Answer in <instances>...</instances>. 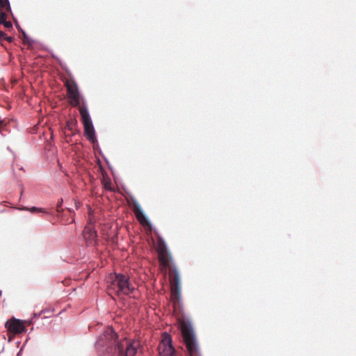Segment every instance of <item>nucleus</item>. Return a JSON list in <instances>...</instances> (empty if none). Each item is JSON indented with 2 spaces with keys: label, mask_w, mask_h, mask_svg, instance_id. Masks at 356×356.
Returning <instances> with one entry per match:
<instances>
[{
  "label": "nucleus",
  "mask_w": 356,
  "mask_h": 356,
  "mask_svg": "<svg viewBox=\"0 0 356 356\" xmlns=\"http://www.w3.org/2000/svg\"><path fill=\"white\" fill-rule=\"evenodd\" d=\"M76 209H78L79 207V203H75Z\"/></svg>",
  "instance_id": "nucleus-32"
},
{
  "label": "nucleus",
  "mask_w": 356,
  "mask_h": 356,
  "mask_svg": "<svg viewBox=\"0 0 356 356\" xmlns=\"http://www.w3.org/2000/svg\"><path fill=\"white\" fill-rule=\"evenodd\" d=\"M83 236L88 246L97 245V232L94 227H86L83 231Z\"/></svg>",
  "instance_id": "nucleus-10"
},
{
  "label": "nucleus",
  "mask_w": 356,
  "mask_h": 356,
  "mask_svg": "<svg viewBox=\"0 0 356 356\" xmlns=\"http://www.w3.org/2000/svg\"><path fill=\"white\" fill-rule=\"evenodd\" d=\"M6 20V14L2 10L0 11V25H2Z\"/></svg>",
  "instance_id": "nucleus-20"
},
{
  "label": "nucleus",
  "mask_w": 356,
  "mask_h": 356,
  "mask_svg": "<svg viewBox=\"0 0 356 356\" xmlns=\"http://www.w3.org/2000/svg\"><path fill=\"white\" fill-rule=\"evenodd\" d=\"M136 341H129L127 343V348L124 349V345L122 344V353H118V356H135L138 353V349L141 347L139 341L137 342V345H135Z\"/></svg>",
  "instance_id": "nucleus-11"
},
{
  "label": "nucleus",
  "mask_w": 356,
  "mask_h": 356,
  "mask_svg": "<svg viewBox=\"0 0 356 356\" xmlns=\"http://www.w3.org/2000/svg\"><path fill=\"white\" fill-rule=\"evenodd\" d=\"M7 149L11 152L13 154H14L13 151L11 149V148L10 147H7Z\"/></svg>",
  "instance_id": "nucleus-31"
},
{
  "label": "nucleus",
  "mask_w": 356,
  "mask_h": 356,
  "mask_svg": "<svg viewBox=\"0 0 356 356\" xmlns=\"http://www.w3.org/2000/svg\"><path fill=\"white\" fill-rule=\"evenodd\" d=\"M1 293H2V291H1V290H0V296L1 295Z\"/></svg>",
  "instance_id": "nucleus-36"
},
{
  "label": "nucleus",
  "mask_w": 356,
  "mask_h": 356,
  "mask_svg": "<svg viewBox=\"0 0 356 356\" xmlns=\"http://www.w3.org/2000/svg\"><path fill=\"white\" fill-rule=\"evenodd\" d=\"M15 40V38L14 37H12V36H8L7 35L6 38V41H8V42L11 43L14 41Z\"/></svg>",
  "instance_id": "nucleus-25"
},
{
  "label": "nucleus",
  "mask_w": 356,
  "mask_h": 356,
  "mask_svg": "<svg viewBox=\"0 0 356 356\" xmlns=\"http://www.w3.org/2000/svg\"><path fill=\"white\" fill-rule=\"evenodd\" d=\"M95 347L101 355L118 356V353H123L122 343L119 341V336L112 327H108L99 336Z\"/></svg>",
  "instance_id": "nucleus-1"
},
{
  "label": "nucleus",
  "mask_w": 356,
  "mask_h": 356,
  "mask_svg": "<svg viewBox=\"0 0 356 356\" xmlns=\"http://www.w3.org/2000/svg\"><path fill=\"white\" fill-rule=\"evenodd\" d=\"M2 25H3L6 29L9 30L13 29V23L10 21L6 20Z\"/></svg>",
  "instance_id": "nucleus-21"
},
{
  "label": "nucleus",
  "mask_w": 356,
  "mask_h": 356,
  "mask_svg": "<svg viewBox=\"0 0 356 356\" xmlns=\"http://www.w3.org/2000/svg\"><path fill=\"white\" fill-rule=\"evenodd\" d=\"M20 343V341L17 342V345L18 346Z\"/></svg>",
  "instance_id": "nucleus-35"
},
{
  "label": "nucleus",
  "mask_w": 356,
  "mask_h": 356,
  "mask_svg": "<svg viewBox=\"0 0 356 356\" xmlns=\"http://www.w3.org/2000/svg\"><path fill=\"white\" fill-rule=\"evenodd\" d=\"M170 261L172 263V267L175 277V289L172 292V298L174 302L175 307H178V309L183 311V302L181 300V279L179 270L176 265L173 263L172 256L170 254Z\"/></svg>",
  "instance_id": "nucleus-5"
},
{
  "label": "nucleus",
  "mask_w": 356,
  "mask_h": 356,
  "mask_svg": "<svg viewBox=\"0 0 356 356\" xmlns=\"http://www.w3.org/2000/svg\"><path fill=\"white\" fill-rule=\"evenodd\" d=\"M19 210L23 211H29L31 213H36V212H43L44 213H47L46 211L44 210L42 208H39L37 207H31V208H29L27 207H23L22 209H19Z\"/></svg>",
  "instance_id": "nucleus-13"
},
{
  "label": "nucleus",
  "mask_w": 356,
  "mask_h": 356,
  "mask_svg": "<svg viewBox=\"0 0 356 356\" xmlns=\"http://www.w3.org/2000/svg\"><path fill=\"white\" fill-rule=\"evenodd\" d=\"M33 319L34 318H33V317H32L31 319H29L28 321H25V323H27L29 325H33L34 323V320Z\"/></svg>",
  "instance_id": "nucleus-28"
},
{
  "label": "nucleus",
  "mask_w": 356,
  "mask_h": 356,
  "mask_svg": "<svg viewBox=\"0 0 356 356\" xmlns=\"http://www.w3.org/2000/svg\"><path fill=\"white\" fill-rule=\"evenodd\" d=\"M67 209L69 210L70 212H72V209H71L67 208Z\"/></svg>",
  "instance_id": "nucleus-33"
},
{
  "label": "nucleus",
  "mask_w": 356,
  "mask_h": 356,
  "mask_svg": "<svg viewBox=\"0 0 356 356\" xmlns=\"http://www.w3.org/2000/svg\"><path fill=\"white\" fill-rule=\"evenodd\" d=\"M45 313V310L44 309H42V311H40V312H37V313H33V318H39L42 314H44Z\"/></svg>",
  "instance_id": "nucleus-22"
},
{
  "label": "nucleus",
  "mask_w": 356,
  "mask_h": 356,
  "mask_svg": "<svg viewBox=\"0 0 356 356\" xmlns=\"http://www.w3.org/2000/svg\"><path fill=\"white\" fill-rule=\"evenodd\" d=\"M82 99L83 107L80 108L79 112L83 125V134L87 140H88L92 145H95L97 143L95 129L89 111L88 109L86 100L83 98Z\"/></svg>",
  "instance_id": "nucleus-3"
},
{
  "label": "nucleus",
  "mask_w": 356,
  "mask_h": 356,
  "mask_svg": "<svg viewBox=\"0 0 356 356\" xmlns=\"http://www.w3.org/2000/svg\"><path fill=\"white\" fill-rule=\"evenodd\" d=\"M107 284L108 288L113 290L118 296L121 294L129 296L135 291V287L131 285L129 277L121 273H111L107 278Z\"/></svg>",
  "instance_id": "nucleus-2"
},
{
  "label": "nucleus",
  "mask_w": 356,
  "mask_h": 356,
  "mask_svg": "<svg viewBox=\"0 0 356 356\" xmlns=\"http://www.w3.org/2000/svg\"><path fill=\"white\" fill-rule=\"evenodd\" d=\"M10 13V15L12 16V18H13V21L15 22V27L23 35L24 33H26V31L21 27V26L19 25L17 18L14 16L13 12L11 11Z\"/></svg>",
  "instance_id": "nucleus-17"
},
{
  "label": "nucleus",
  "mask_w": 356,
  "mask_h": 356,
  "mask_svg": "<svg viewBox=\"0 0 356 356\" xmlns=\"http://www.w3.org/2000/svg\"><path fill=\"white\" fill-rule=\"evenodd\" d=\"M160 242L161 244L163 245V246L168 249V245H167V243H165V240L162 238V237H160Z\"/></svg>",
  "instance_id": "nucleus-26"
},
{
  "label": "nucleus",
  "mask_w": 356,
  "mask_h": 356,
  "mask_svg": "<svg viewBox=\"0 0 356 356\" xmlns=\"http://www.w3.org/2000/svg\"><path fill=\"white\" fill-rule=\"evenodd\" d=\"M73 86L68 85L67 86V92L68 95L72 100V103L74 106H79L81 101L83 104V99L84 97L81 95V94L79 92V87L77 83L74 80L72 81ZM83 106H81V108Z\"/></svg>",
  "instance_id": "nucleus-8"
},
{
  "label": "nucleus",
  "mask_w": 356,
  "mask_h": 356,
  "mask_svg": "<svg viewBox=\"0 0 356 356\" xmlns=\"http://www.w3.org/2000/svg\"><path fill=\"white\" fill-rule=\"evenodd\" d=\"M51 56L52 58H54L56 61H58V63L60 64L61 68L67 74H70V71L69 70V69L67 68V65L63 63L62 62V60L58 57L56 56L54 53H51Z\"/></svg>",
  "instance_id": "nucleus-14"
},
{
  "label": "nucleus",
  "mask_w": 356,
  "mask_h": 356,
  "mask_svg": "<svg viewBox=\"0 0 356 356\" xmlns=\"http://www.w3.org/2000/svg\"><path fill=\"white\" fill-rule=\"evenodd\" d=\"M28 341V339H26V341L24 342V343L23 344V346L21 347V348L19 349V350L18 351V353H17V356H22V351H23V348H24L26 342Z\"/></svg>",
  "instance_id": "nucleus-24"
},
{
  "label": "nucleus",
  "mask_w": 356,
  "mask_h": 356,
  "mask_svg": "<svg viewBox=\"0 0 356 356\" xmlns=\"http://www.w3.org/2000/svg\"><path fill=\"white\" fill-rule=\"evenodd\" d=\"M24 323L25 321L12 317L6 322L5 327L10 332L22 334L27 330Z\"/></svg>",
  "instance_id": "nucleus-7"
},
{
  "label": "nucleus",
  "mask_w": 356,
  "mask_h": 356,
  "mask_svg": "<svg viewBox=\"0 0 356 356\" xmlns=\"http://www.w3.org/2000/svg\"><path fill=\"white\" fill-rule=\"evenodd\" d=\"M188 333L184 334V341L190 356H202L193 326L190 320L187 321Z\"/></svg>",
  "instance_id": "nucleus-4"
},
{
  "label": "nucleus",
  "mask_w": 356,
  "mask_h": 356,
  "mask_svg": "<svg viewBox=\"0 0 356 356\" xmlns=\"http://www.w3.org/2000/svg\"><path fill=\"white\" fill-rule=\"evenodd\" d=\"M133 203L138 220L144 226H149L150 228H152L153 225L149 218L146 215L139 202L136 199L133 198Z\"/></svg>",
  "instance_id": "nucleus-9"
},
{
  "label": "nucleus",
  "mask_w": 356,
  "mask_h": 356,
  "mask_svg": "<svg viewBox=\"0 0 356 356\" xmlns=\"http://www.w3.org/2000/svg\"><path fill=\"white\" fill-rule=\"evenodd\" d=\"M23 37L24 40H26V43L29 44V47H32L33 44L37 43L38 42L33 39H32L27 33L26 32L23 34Z\"/></svg>",
  "instance_id": "nucleus-18"
},
{
  "label": "nucleus",
  "mask_w": 356,
  "mask_h": 356,
  "mask_svg": "<svg viewBox=\"0 0 356 356\" xmlns=\"http://www.w3.org/2000/svg\"><path fill=\"white\" fill-rule=\"evenodd\" d=\"M78 122L75 118H70L66 122V127L68 130L73 131L77 127Z\"/></svg>",
  "instance_id": "nucleus-12"
},
{
  "label": "nucleus",
  "mask_w": 356,
  "mask_h": 356,
  "mask_svg": "<svg viewBox=\"0 0 356 356\" xmlns=\"http://www.w3.org/2000/svg\"><path fill=\"white\" fill-rule=\"evenodd\" d=\"M161 343L163 346L161 356H176V350L172 343V336L167 332L163 334Z\"/></svg>",
  "instance_id": "nucleus-6"
},
{
  "label": "nucleus",
  "mask_w": 356,
  "mask_h": 356,
  "mask_svg": "<svg viewBox=\"0 0 356 356\" xmlns=\"http://www.w3.org/2000/svg\"><path fill=\"white\" fill-rule=\"evenodd\" d=\"M93 148H94V150L95 152H97L104 159V161L106 162V163L109 164V162L108 161V159L105 157V156L103 154V152L98 144V142L97 143H95V145H93ZM108 167L111 170V167L110 166V165H108Z\"/></svg>",
  "instance_id": "nucleus-16"
},
{
  "label": "nucleus",
  "mask_w": 356,
  "mask_h": 356,
  "mask_svg": "<svg viewBox=\"0 0 356 356\" xmlns=\"http://www.w3.org/2000/svg\"><path fill=\"white\" fill-rule=\"evenodd\" d=\"M44 310H45V313H47V312H49V310H47V309H44Z\"/></svg>",
  "instance_id": "nucleus-34"
},
{
  "label": "nucleus",
  "mask_w": 356,
  "mask_h": 356,
  "mask_svg": "<svg viewBox=\"0 0 356 356\" xmlns=\"http://www.w3.org/2000/svg\"><path fill=\"white\" fill-rule=\"evenodd\" d=\"M19 186L21 188V191H20V197H22L23 193H24V188H23V185L22 184H19Z\"/></svg>",
  "instance_id": "nucleus-29"
},
{
  "label": "nucleus",
  "mask_w": 356,
  "mask_h": 356,
  "mask_svg": "<svg viewBox=\"0 0 356 356\" xmlns=\"http://www.w3.org/2000/svg\"><path fill=\"white\" fill-rule=\"evenodd\" d=\"M63 203V198H60L56 204V211L58 213H61L63 211V209H62Z\"/></svg>",
  "instance_id": "nucleus-19"
},
{
  "label": "nucleus",
  "mask_w": 356,
  "mask_h": 356,
  "mask_svg": "<svg viewBox=\"0 0 356 356\" xmlns=\"http://www.w3.org/2000/svg\"><path fill=\"white\" fill-rule=\"evenodd\" d=\"M3 129H4V134H6V136L8 135V134L9 133V131L8 130V129L6 127V122H4V124H3Z\"/></svg>",
  "instance_id": "nucleus-27"
},
{
  "label": "nucleus",
  "mask_w": 356,
  "mask_h": 356,
  "mask_svg": "<svg viewBox=\"0 0 356 356\" xmlns=\"http://www.w3.org/2000/svg\"><path fill=\"white\" fill-rule=\"evenodd\" d=\"M6 36H7V34H6L4 31H3L0 30V40H1V41H2V40H6Z\"/></svg>",
  "instance_id": "nucleus-23"
},
{
  "label": "nucleus",
  "mask_w": 356,
  "mask_h": 356,
  "mask_svg": "<svg viewBox=\"0 0 356 356\" xmlns=\"http://www.w3.org/2000/svg\"><path fill=\"white\" fill-rule=\"evenodd\" d=\"M2 8H5L10 13L12 11L9 0H0V11Z\"/></svg>",
  "instance_id": "nucleus-15"
},
{
  "label": "nucleus",
  "mask_w": 356,
  "mask_h": 356,
  "mask_svg": "<svg viewBox=\"0 0 356 356\" xmlns=\"http://www.w3.org/2000/svg\"><path fill=\"white\" fill-rule=\"evenodd\" d=\"M78 133H79V129H75V131H74V132H73V133L71 134V136H74L76 134H78Z\"/></svg>",
  "instance_id": "nucleus-30"
}]
</instances>
